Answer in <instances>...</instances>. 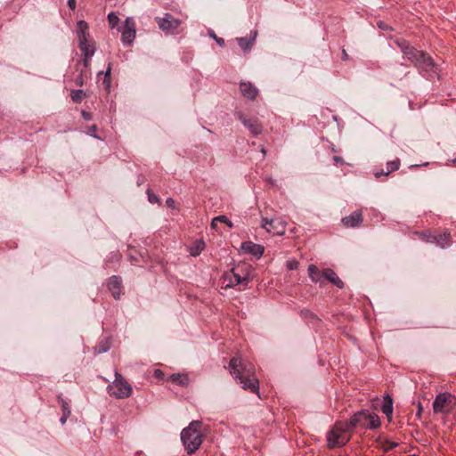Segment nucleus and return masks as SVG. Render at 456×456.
Wrapping results in <instances>:
<instances>
[{
  "label": "nucleus",
  "mask_w": 456,
  "mask_h": 456,
  "mask_svg": "<svg viewBox=\"0 0 456 456\" xmlns=\"http://www.w3.org/2000/svg\"><path fill=\"white\" fill-rule=\"evenodd\" d=\"M215 222L224 223L230 228L233 226L232 223L225 216H218L215 217Z\"/></svg>",
  "instance_id": "nucleus-33"
},
{
  "label": "nucleus",
  "mask_w": 456,
  "mask_h": 456,
  "mask_svg": "<svg viewBox=\"0 0 456 456\" xmlns=\"http://www.w3.org/2000/svg\"><path fill=\"white\" fill-rule=\"evenodd\" d=\"M342 58H343V60H347L348 59V54H347V53L346 52L345 49L342 50Z\"/></svg>",
  "instance_id": "nucleus-49"
},
{
  "label": "nucleus",
  "mask_w": 456,
  "mask_h": 456,
  "mask_svg": "<svg viewBox=\"0 0 456 456\" xmlns=\"http://www.w3.org/2000/svg\"><path fill=\"white\" fill-rule=\"evenodd\" d=\"M115 376V391L112 393V395H114L116 398L129 397L132 393L131 386L122 378L119 373L116 372Z\"/></svg>",
  "instance_id": "nucleus-13"
},
{
  "label": "nucleus",
  "mask_w": 456,
  "mask_h": 456,
  "mask_svg": "<svg viewBox=\"0 0 456 456\" xmlns=\"http://www.w3.org/2000/svg\"><path fill=\"white\" fill-rule=\"evenodd\" d=\"M351 432L352 430L349 429L346 421H337L327 433L328 448L334 449L345 446L351 439Z\"/></svg>",
  "instance_id": "nucleus-3"
},
{
  "label": "nucleus",
  "mask_w": 456,
  "mask_h": 456,
  "mask_svg": "<svg viewBox=\"0 0 456 456\" xmlns=\"http://www.w3.org/2000/svg\"><path fill=\"white\" fill-rule=\"evenodd\" d=\"M121 31V41L124 45H129L135 38V24L133 19L126 18L123 26L119 28Z\"/></svg>",
  "instance_id": "nucleus-12"
},
{
  "label": "nucleus",
  "mask_w": 456,
  "mask_h": 456,
  "mask_svg": "<svg viewBox=\"0 0 456 456\" xmlns=\"http://www.w3.org/2000/svg\"><path fill=\"white\" fill-rule=\"evenodd\" d=\"M130 259H131L132 262H134V261L137 262V259L134 256H130Z\"/></svg>",
  "instance_id": "nucleus-52"
},
{
  "label": "nucleus",
  "mask_w": 456,
  "mask_h": 456,
  "mask_svg": "<svg viewBox=\"0 0 456 456\" xmlns=\"http://www.w3.org/2000/svg\"><path fill=\"white\" fill-rule=\"evenodd\" d=\"M261 151H262L263 155L265 156V150L264 148H262Z\"/></svg>",
  "instance_id": "nucleus-53"
},
{
  "label": "nucleus",
  "mask_w": 456,
  "mask_h": 456,
  "mask_svg": "<svg viewBox=\"0 0 456 456\" xmlns=\"http://www.w3.org/2000/svg\"><path fill=\"white\" fill-rule=\"evenodd\" d=\"M222 279L226 288H232L240 284L247 285L250 281L248 269L241 265H237L226 272Z\"/></svg>",
  "instance_id": "nucleus-7"
},
{
  "label": "nucleus",
  "mask_w": 456,
  "mask_h": 456,
  "mask_svg": "<svg viewBox=\"0 0 456 456\" xmlns=\"http://www.w3.org/2000/svg\"><path fill=\"white\" fill-rule=\"evenodd\" d=\"M333 160L337 163V164H343L344 163V160L341 157L339 156H334L333 157Z\"/></svg>",
  "instance_id": "nucleus-43"
},
{
  "label": "nucleus",
  "mask_w": 456,
  "mask_h": 456,
  "mask_svg": "<svg viewBox=\"0 0 456 456\" xmlns=\"http://www.w3.org/2000/svg\"><path fill=\"white\" fill-rule=\"evenodd\" d=\"M346 423L352 431L355 428L375 429L380 426L379 416L369 410L357 411Z\"/></svg>",
  "instance_id": "nucleus-5"
},
{
  "label": "nucleus",
  "mask_w": 456,
  "mask_h": 456,
  "mask_svg": "<svg viewBox=\"0 0 456 456\" xmlns=\"http://www.w3.org/2000/svg\"><path fill=\"white\" fill-rule=\"evenodd\" d=\"M382 412L387 417L391 418L393 414V400L389 395L384 397V403L381 407Z\"/></svg>",
  "instance_id": "nucleus-24"
},
{
  "label": "nucleus",
  "mask_w": 456,
  "mask_h": 456,
  "mask_svg": "<svg viewBox=\"0 0 456 456\" xmlns=\"http://www.w3.org/2000/svg\"><path fill=\"white\" fill-rule=\"evenodd\" d=\"M307 270L312 281L321 284L324 281L323 271H320L314 265H310Z\"/></svg>",
  "instance_id": "nucleus-20"
},
{
  "label": "nucleus",
  "mask_w": 456,
  "mask_h": 456,
  "mask_svg": "<svg viewBox=\"0 0 456 456\" xmlns=\"http://www.w3.org/2000/svg\"><path fill=\"white\" fill-rule=\"evenodd\" d=\"M206 247L205 241L200 239L195 240L188 248L189 253L191 256L196 257L201 254Z\"/></svg>",
  "instance_id": "nucleus-22"
},
{
  "label": "nucleus",
  "mask_w": 456,
  "mask_h": 456,
  "mask_svg": "<svg viewBox=\"0 0 456 456\" xmlns=\"http://www.w3.org/2000/svg\"><path fill=\"white\" fill-rule=\"evenodd\" d=\"M235 117L240 120L245 127H247L253 136H257L263 132L261 122L256 118H248L245 114L239 111L235 113Z\"/></svg>",
  "instance_id": "nucleus-9"
},
{
  "label": "nucleus",
  "mask_w": 456,
  "mask_h": 456,
  "mask_svg": "<svg viewBox=\"0 0 456 456\" xmlns=\"http://www.w3.org/2000/svg\"><path fill=\"white\" fill-rule=\"evenodd\" d=\"M200 421H192L181 433V440L189 454L194 453L202 444V433L200 429Z\"/></svg>",
  "instance_id": "nucleus-4"
},
{
  "label": "nucleus",
  "mask_w": 456,
  "mask_h": 456,
  "mask_svg": "<svg viewBox=\"0 0 456 456\" xmlns=\"http://www.w3.org/2000/svg\"><path fill=\"white\" fill-rule=\"evenodd\" d=\"M81 116L85 120H91L92 119V114L90 112H87L86 110L81 111Z\"/></svg>",
  "instance_id": "nucleus-39"
},
{
  "label": "nucleus",
  "mask_w": 456,
  "mask_h": 456,
  "mask_svg": "<svg viewBox=\"0 0 456 456\" xmlns=\"http://www.w3.org/2000/svg\"><path fill=\"white\" fill-rule=\"evenodd\" d=\"M362 221V217L361 211H354L350 216L342 218L343 225L347 228L356 227L360 225Z\"/></svg>",
  "instance_id": "nucleus-16"
},
{
  "label": "nucleus",
  "mask_w": 456,
  "mask_h": 456,
  "mask_svg": "<svg viewBox=\"0 0 456 456\" xmlns=\"http://www.w3.org/2000/svg\"><path fill=\"white\" fill-rule=\"evenodd\" d=\"M171 379L175 383L180 386H185L188 383V377L185 375L173 374Z\"/></svg>",
  "instance_id": "nucleus-27"
},
{
  "label": "nucleus",
  "mask_w": 456,
  "mask_h": 456,
  "mask_svg": "<svg viewBox=\"0 0 456 456\" xmlns=\"http://www.w3.org/2000/svg\"><path fill=\"white\" fill-rule=\"evenodd\" d=\"M378 26L381 28V29H388V27L387 25H385V23L383 21H379L378 22Z\"/></svg>",
  "instance_id": "nucleus-47"
},
{
  "label": "nucleus",
  "mask_w": 456,
  "mask_h": 456,
  "mask_svg": "<svg viewBox=\"0 0 456 456\" xmlns=\"http://www.w3.org/2000/svg\"><path fill=\"white\" fill-rule=\"evenodd\" d=\"M434 243L442 248L448 247L451 244V234L449 232H444L441 234H435Z\"/></svg>",
  "instance_id": "nucleus-23"
},
{
  "label": "nucleus",
  "mask_w": 456,
  "mask_h": 456,
  "mask_svg": "<svg viewBox=\"0 0 456 456\" xmlns=\"http://www.w3.org/2000/svg\"><path fill=\"white\" fill-rule=\"evenodd\" d=\"M77 34L78 46L83 57H93L95 51V43L91 39L88 32V24L85 20H78L77 23Z\"/></svg>",
  "instance_id": "nucleus-6"
},
{
  "label": "nucleus",
  "mask_w": 456,
  "mask_h": 456,
  "mask_svg": "<svg viewBox=\"0 0 456 456\" xmlns=\"http://www.w3.org/2000/svg\"><path fill=\"white\" fill-rule=\"evenodd\" d=\"M147 195H148V200L151 204L159 202V197L156 194H154L153 192H151L150 190L147 191Z\"/></svg>",
  "instance_id": "nucleus-37"
},
{
  "label": "nucleus",
  "mask_w": 456,
  "mask_h": 456,
  "mask_svg": "<svg viewBox=\"0 0 456 456\" xmlns=\"http://www.w3.org/2000/svg\"><path fill=\"white\" fill-rule=\"evenodd\" d=\"M421 411H422V406H421V404L419 403V409H418V414H420V413H421Z\"/></svg>",
  "instance_id": "nucleus-51"
},
{
  "label": "nucleus",
  "mask_w": 456,
  "mask_h": 456,
  "mask_svg": "<svg viewBox=\"0 0 456 456\" xmlns=\"http://www.w3.org/2000/svg\"><path fill=\"white\" fill-rule=\"evenodd\" d=\"M159 28L165 33L175 34L180 26V20L170 13H165L162 18H157Z\"/></svg>",
  "instance_id": "nucleus-11"
},
{
  "label": "nucleus",
  "mask_w": 456,
  "mask_h": 456,
  "mask_svg": "<svg viewBox=\"0 0 456 456\" xmlns=\"http://www.w3.org/2000/svg\"><path fill=\"white\" fill-rule=\"evenodd\" d=\"M219 222H215V217L213 218L212 222H211V228L212 229H215L217 231V225H218Z\"/></svg>",
  "instance_id": "nucleus-45"
},
{
  "label": "nucleus",
  "mask_w": 456,
  "mask_h": 456,
  "mask_svg": "<svg viewBox=\"0 0 456 456\" xmlns=\"http://www.w3.org/2000/svg\"><path fill=\"white\" fill-rule=\"evenodd\" d=\"M419 237L422 240L426 242L434 243L435 234H432L431 232H421L419 233Z\"/></svg>",
  "instance_id": "nucleus-32"
},
{
  "label": "nucleus",
  "mask_w": 456,
  "mask_h": 456,
  "mask_svg": "<svg viewBox=\"0 0 456 456\" xmlns=\"http://www.w3.org/2000/svg\"><path fill=\"white\" fill-rule=\"evenodd\" d=\"M262 227L275 235H283L286 231V224L280 218L262 217Z\"/></svg>",
  "instance_id": "nucleus-10"
},
{
  "label": "nucleus",
  "mask_w": 456,
  "mask_h": 456,
  "mask_svg": "<svg viewBox=\"0 0 456 456\" xmlns=\"http://www.w3.org/2000/svg\"><path fill=\"white\" fill-rule=\"evenodd\" d=\"M324 281H329L333 285L337 286L339 289L344 287V282L339 279L337 273L330 268L323 270Z\"/></svg>",
  "instance_id": "nucleus-18"
},
{
  "label": "nucleus",
  "mask_w": 456,
  "mask_h": 456,
  "mask_svg": "<svg viewBox=\"0 0 456 456\" xmlns=\"http://www.w3.org/2000/svg\"><path fill=\"white\" fill-rule=\"evenodd\" d=\"M400 167V160L399 159L388 161L387 163V169L381 170V172H376L375 176L379 178L380 175H388L390 173L398 170Z\"/></svg>",
  "instance_id": "nucleus-21"
},
{
  "label": "nucleus",
  "mask_w": 456,
  "mask_h": 456,
  "mask_svg": "<svg viewBox=\"0 0 456 456\" xmlns=\"http://www.w3.org/2000/svg\"><path fill=\"white\" fill-rule=\"evenodd\" d=\"M91 58L92 57H83V62H84V66L85 67H88L90 65V62H91Z\"/></svg>",
  "instance_id": "nucleus-42"
},
{
  "label": "nucleus",
  "mask_w": 456,
  "mask_h": 456,
  "mask_svg": "<svg viewBox=\"0 0 456 456\" xmlns=\"http://www.w3.org/2000/svg\"><path fill=\"white\" fill-rule=\"evenodd\" d=\"M69 417V416H68V415H64V414H62V415H61V419H60L61 423L62 425H64V424L66 423L67 419H68Z\"/></svg>",
  "instance_id": "nucleus-44"
},
{
  "label": "nucleus",
  "mask_w": 456,
  "mask_h": 456,
  "mask_svg": "<svg viewBox=\"0 0 456 456\" xmlns=\"http://www.w3.org/2000/svg\"><path fill=\"white\" fill-rule=\"evenodd\" d=\"M96 131H97V126L95 125H92L91 126H89L88 128V132H87V134H89L90 136H93L94 138H99L97 135H96Z\"/></svg>",
  "instance_id": "nucleus-38"
},
{
  "label": "nucleus",
  "mask_w": 456,
  "mask_h": 456,
  "mask_svg": "<svg viewBox=\"0 0 456 456\" xmlns=\"http://www.w3.org/2000/svg\"><path fill=\"white\" fill-rule=\"evenodd\" d=\"M166 204L167 207L169 208H174L175 207V200L171 198H168L167 200H166Z\"/></svg>",
  "instance_id": "nucleus-41"
},
{
  "label": "nucleus",
  "mask_w": 456,
  "mask_h": 456,
  "mask_svg": "<svg viewBox=\"0 0 456 456\" xmlns=\"http://www.w3.org/2000/svg\"><path fill=\"white\" fill-rule=\"evenodd\" d=\"M397 45L404 58L413 63L423 77L432 79L438 76V68L428 53L410 45L406 41H398Z\"/></svg>",
  "instance_id": "nucleus-1"
},
{
  "label": "nucleus",
  "mask_w": 456,
  "mask_h": 456,
  "mask_svg": "<svg viewBox=\"0 0 456 456\" xmlns=\"http://www.w3.org/2000/svg\"><path fill=\"white\" fill-rule=\"evenodd\" d=\"M109 25L111 28H116L119 23V18L115 12H110L108 14Z\"/></svg>",
  "instance_id": "nucleus-29"
},
{
  "label": "nucleus",
  "mask_w": 456,
  "mask_h": 456,
  "mask_svg": "<svg viewBox=\"0 0 456 456\" xmlns=\"http://www.w3.org/2000/svg\"><path fill=\"white\" fill-rule=\"evenodd\" d=\"M85 96V93L81 89L72 90L70 94L71 100L74 102H80Z\"/></svg>",
  "instance_id": "nucleus-28"
},
{
  "label": "nucleus",
  "mask_w": 456,
  "mask_h": 456,
  "mask_svg": "<svg viewBox=\"0 0 456 456\" xmlns=\"http://www.w3.org/2000/svg\"><path fill=\"white\" fill-rule=\"evenodd\" d=\"M265 181L271 184L272 186H274L275 185V181L272 178V177H266L265 178Z\"/></svg>",
  "instance_id": "nucleus-46"
},
{
  "label": "nucleus",
  "mask_w": 456,
  "mask_h": 456,
  "mask_svg": "<svg viewBox=\"0 0 456 456\" xmlns=\"http://www.w3.org/2000/svg\"><path fill=\"white\" fill-rule=\"evenodd\" d=\"M110 72H111V65L109 63L107 70L104 73V83H107V86L109 87L110 85Z\"/></svg>",
  "instance_id": "nucleus-36"
},
{
  "label": "nucleus",
  "mask_w": 456,
  "mask_h": 456,
  "mask_svg": "<svg viewBox=\"0 0 456 456\" xmlns=\"http://www.w3.org/2000/svg\"><path fill=\"white\" fill-rule=\"evenodd\" d=\"M121 278L117 275H113L110 278L108 282V289L111 292L115 299L119 298L121 291Z\"/></svg>",
  "instance_id": "nucleus-17"
},
{
  "label": "nucleus",
  "mask_w": 456,
  "mask_h": 456,
  "mask_svg": "<svg viewBox=\"0 0 456 456\" xmlns=\"http://www.w3.org/2000/svg\"><path fill=\"white\" fill-rule=\"evenodd\" d=\"M453 162H455V163H456V158L453 159Z\"/></svg>",
  "instance_id": "nucleus-54"
},
{
  "label": "nucleus",
  "mask_w": 456,
  "mask_h": 456,
  "mask_svg": "<svg viewBox=\"0 0 456 456\" xmlns=\"http://www.w3.org/2000/svg\"><path fill=\"white\" fill-rule=\"evenodd\" d=\"M76 84L80 86L83 85V79L81 76L76 80Z\"/></svg>",
  "instance_id": "nucleus-50"
},
{
  "label": "nucleus",
  "mask_w": 456,
  "mask_h": 456,
  "mask_svg": "<svg viewBox=\"0 0 456 456\" xmlns=\"http://www.w3.org/2000/svg\"><path fill=\"white\" fill-rule=\"evenodd\" d=\"M76 1H77V0H68V6H69L71 10H75V9H76Z\"/></svg>",
  "instance_id": "nucleus-40"
},
{
  "label": "nucleus",
  "mask_w": 456,
  "mask_h": 456,
  "mask_svg": "<svg viewBox=\"0 0 456 456\" xmlns=\"http://www.w3.org/2000/svg\"><path fill=\"white\" fill-rule=\"evenodd\" d=\"M256 31H251L249 37H238L237 41L240 47L245 52L249 51L256 40Z\"/></svg>",
  "instance_id": "nucleus-19"
},
{
  "label": "nucleus",
  "mask_w": 456,
  "mask_h": 456,
  "mask_svg": "<svg viewBox=\"0 0 456 456\" xmlns=\"http://www.w3.org/2000/svg\"><path fill=\"white\" fill-rule=\"evenodd\" d=\"M232 376L241 385V387L251 393H258V379L256 378L255 366L250 362L232 357L229 362Z\"/></svg>",
  "instance_id": "nucleus-2"
},
{
  "label": "nucleus",
  "mask_w": 456,
  "mask_h": 456,
  "mask_svg": "<svg viewBox=\"0 0 456 456\" xmlns=\"http://www.w3.org/2000/svg\"><path fill=\"white\" fill-rule=\"evenodd\" d=\"M109 349H110L109 342L102 341L95 347V352H96V354H102V353H106Z\"/></svg>",
  "instance_id": "nucleus-31"
},
{
  "label": "nucleus",
  "mask_w": 456,
  "mask_h": 456,
  "mask_svg": "<svg viewBox=\"0 0 456 456\" xmlns=\"http://www.w3.org/2000/svg\"><path fill=\"white\" fill-rule=\"evenodd\" d=\"M432 406L435 413L450 414L456 410V396L449 392L439 393Z\"/></svg>",
  "instance_id": "nucleus-8"
},
{
  "label": "nucleus",
  "mask_w": 456,
  "mask_h": 456,
  "mask_svg": "<svg viewBox=\"0 0 456 456\" xmlns=\"http://www.w3.org/2000/svg\"><path fill=\"white\" fill-rule=\"evenodd\" d=\"M154 375L156 378L159 379L163 375V372L160 370H156Z\"/></svg>",
  "instance_id": "nucleus-48"
},
{
  "label": "nucleus",
  "mask_w": 456,
  "mask_h": 456,
  "mask_svg": "<svg viewBox=\"0 0 456 456\" xmlns=\"http://www.w3.org/2000/svg\"><path fill=\"white\" fill-rule=\"evenodd\" d=\"M240 250L244 254L251 255L259 259L264 255L265 248L252 241H244L240 245Z\"/></svg>",
  "instance_id": "nucleus-14"
},
{
  "label": "nucleus",
  "mask_w": 456,
  "mask_h": 456,
  "mask_svg": "<svg viewBox=\"0 0 456 456\" xmlns=\"http://www.w3.org/2000/svg\"><path fill=\"white\" fill-rule=\"evenodd\" d=\"M399 444L398 442H395V441H390L388 439H385L383 441L380 442V447L381 449L385 452H389L390 450L397 447Z\"/></svg>",
  "instance_id": "nucleus-25"
},
{
  "label": "nucleus",
  "mask_w": 456,
  "mask_h": 456,
  "mask_svg": "<svg viewBox=\"0 0 456 456\" xmlns=\"http://www.w3.org/2000/svg\"><path fill=\"white\" fill-rule=\"evenodd\" d=\"M121 258V255L119 254L118 251H113V252H110L106 259H105V265H108L109 264H111V263H118Z\"/></svg>",
  "instance_id": "nucleus-26"
},
{
  "label": "nucleus",
  "mask_w": 456,
  "mask_h": 456,
  "mask_svg": "<svg viewBox=\"0 0 456 456\" xmlns=\"http://www.w3.org/2000/svg\"><path fill=\"white\" fill-rule=\"evenodd\" d=\"M240 90L244 97L250 100L256 99L258 94V89L250 82H240Z\"/></svg>",
  "instance_id": "nucleus-15"
},
{
  "label": "nucleus",
  "mask_w": 456,
  "mask_h": 456,
  "mask_svg": "<svg viewBox=\"0 0 456 456\" xmlns=\"http://www.w3.org/2000/svg\"><path fill=\"white\" fill-rule=\"evenodd\" d=\"M59 403L61 404L62 414L69 416L71 413L69 403L63 399L59 397Z\"/></svg>",
  "instance_id": "nucleus-30"
},
{
  "label": "nucleus",
  "mask_w": 456,
  "mask_h": 456,
  "mask_svg": "<svg viewBox=\"0 0 456 456\" xmlns=\"http://www.w3.org/2000/svg\"><path fill=\"white\" fill-rule=\"evenodd\" d=\"M299 263L296 259L288 260L286 263V266L289 270H297L298 268Z\"/></svg>",
  "instance_id": "nucleus-35"
},
{
  "label": "nucleus",
  "mask_w": 456,
  "mask_h": 456,
  "mask_svg": "<svg viewBox=\"0 0 456 456\" xmlns=\"http://www.w3.org/2000/svg\"><path fill=\"white\" fill-rule=\"evenodd\" d=\"M208 35L210 37H212L217 43V45H219L220 46L224 45V44H225L224 39L218 37L213 30H210L208 32Z\"/></svg>",
  "instance_id": "nucleus-34"
}]
</instances>
